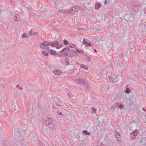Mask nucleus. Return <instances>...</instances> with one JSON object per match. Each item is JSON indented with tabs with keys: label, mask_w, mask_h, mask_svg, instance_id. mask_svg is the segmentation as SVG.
<instances>
[{
	"label": "nucleus",
	"mask_w": 146,
	"mask_h": 146,
	"mask_svg": "<svg viewBox=\"0 0 146 146\" xmlns=\"http://www.w3.org/2000/svg\"><path fill=\"white\" fill-rule=\"evenodd\" d=\"M77 7H78L77 6H75L71 9L68 10H66V11H65V13L67 14L68 13H73L76 12V9Z\"/></svg>",
	"instance_id": "nucleus-2"
},
{
	"label": "nucleus",
	"mask_w": 146,
	"mask_h": 146,
	"mask_svg": "<svg viewBox=\"0 0 146 146\" xmlns=\"http://www.w3.org/2000/svg\"><path fill=\"white\" fill-rule=\"evenodd\" d=\"M42 54L44 56H48V53H47L46 51H43L42 52Z\"/></svg>",
	"instance_id": "nucleus-13"
},
{
	"label": "nucleus",
	"mask_w": 146,
	"mask_h": 146,
	"mask_svg": "<svg viewBox=\"0 0 146 146\" xmlns=\"http://www.w3.org/2000/svg\"><path fill=\"white\" fill-rule=\"evenodd\" d=\"M22 37L23 38H29V36L26 33H24L22 35Z\"/></svg>",
	"instance_id": "nucleus-10"
},
{
	"label": "nucleus",
	"mask_w": 146,
	"mask_h": 146,
	"mask_svg": "<svg viewBox=\"0 0 146 146\" xmlns=\"http://www.w3.org/2000/svg\"><path fill=\"white\" fill-rule=\"evenodd\" d=\"M29 35L30 36H31L33 34L35 35H37L38 34L37 32L34 30L33 29H31L29 32Z\"/></svg>",
	"instance_id": "nucleus-3"
},
{
	"label": "nucleus",
	"mask_w": 146,
	"mask_h": 146,
	"mask_svg": "<svg viewBox=\"0 0 146 146\" xmlns=\"http://www.w3.org/2000/svg\"><path fill=\"white\" fill-rule=\"evenodd\" d=\"M119 107L121 108H122L123 107V106L122 104H121L119 105Z\"/></svg>",
	"instance_id": "nucleus-22"
},
{
	"label": "nucleus",
	"mask_w": 146,
	"mask_h": 146,
	"mask_svg": "<svg viewBox=\"0 0 146 146\" xmlns=\"http://www.w3.org/2000/svg\"><path fill=\"white\" fill-rule=\"evenodd\" d=\"M64 44L66 45H68V41L66 40H64L63 41Z\"/></svg>",
	"instance_id": "nucleus-15"
},
{
	"label": "nucleus",
	"mask_w": 146,
	"mask_h": 146,
	"mask_svg": "<svg viewBox=\"0 0 146 146\" xmlns=\"http://www.w3.org/2000/svg\"><path fill=\"white\" fill-rule=\"evenodd\" d=\"M18 15L17 14H16L15 16V17H14V19L15 20L17 21H18V20H17V16Z\"/></svg>",
	"instance_id": "nucleus-21"
},
{
	"label": "nucleus",
	"mask_w": 146,
	"mask_h": 146,
	"mask_svg": "<svg viewBox=\"0 0 146 146\" xmlns=\"http://www.w3.org/2000/svg\"><path fill=\"white\" fill-rule=\"evenodd\" d=\"M86 39H84L82 43L83 44H87L88 43V42H87V41L86 40Z\"/></svg>",
	"instance_id": "nucleus-19"
},
{
	"label": "nucleus",
	"mask_w": 146,
	"mask_h": 146,
	"mask_svg": "<svg viewBox=\"0 0 146 146\" xmlns=\"http://www.w3.org/2000/svg\"><path fill=\"white\" fill-rule=\"evenodd\" d=\"M125 92L127 93H129L130 92V89L129 88H127L125 91Z\"/></svg>",
	"instance_id": "nucleus-18"
},
{
	"label": "nucleus",
	"mask_w": 146,
	"mask_h": 146,
	"mask_svg": "<svg viewBox=\"0 0 146 146\" xmlns=\"http://www.w3.org/2000/svg\"><path fill=\"white\" fill-rule=\"evenodd\" d=\"M107 1H105L104 3V4L105 5L106 4H107Z\"/></svg>",
	"instance_id": "nucleus-26"
},
{
	"label": "nucleus",
	"mask_w": 146,
	"mask_h": 146,
	"mask_svg": "<svg viewBox=\"0 0 146 146\" xmlns=\"http://www.w3.org/2000/svg\"><path fill=\"white\" fill-rule=\"evenodd\" d=\"M51 46L52 47H54L55 46V44L54 43H52L51 44Z\"/></svg>",
	"instance_id": "nucleus-25"
},
{
	"label": "nucleus",
	"mask_w": 146,
	"mask_h": 146,
	"mask_svg": "<svg viewBox=\"0 0 146 146\" xmlns=\"http://www.w3.org/2000/svg\"><path fill=\"white\" fill-rule=\"evenodd\" d=\"M80 67L81 68H83L86 70H87L88 68V67L87 66L84 65H81Z\"/></svg>",
	"instance_id": "nucleus-11"
},
{
	"label": "nucleus",
	"mask_w": 146,
	"mask_h": 146,
	"mask_svg": "<svg viewBox=\"0 0 146 146\" xmlns=\"http://www.w3.org/2000/svg\"><path fill=\"white\" fill-rule=\"evenodd\" d=\"M54 122V120L52 118H49L46 121V125L50 130H53L55 128Z\"/></svg>",
	"instance_id": "nucleus-1"
},
{
	"label": "nucleus",
	"mask_w": 146,
	"mask_h": 146,
	"mask_svg": "<svg viewBox=\"0 0 146 146\" xmlns=\"http://www.w3.org/2000/svg\"><path fill=\"white\" fill-rule=\"evenodd\" d=\"M54 44L55 46L58 44V42L57 41H55L54 42Z\"/></svg>",
	"instance_id": "nucleus-23"
},
{
	"label": "nucleus",
	"mask_w": 146,
	"mask_h": 146,
	"mask_svg": "<svg viewBox=\"0 0 146 146\" xmlns=\"http://www.w3.org/2000/svg\"><path fill=\"white\" fill-rule=\"evenodd\" d=\"M60 115H62V113H61V112L60 113Z\"/></svg>",
	"instance_id": "nucleus-29"
},
{
	"label": "nucleus",
	"mask_w": 146,
	"mask_h": 146,
	"mask_svg": "<svg viewBox=\"0 0 146 146\" xmlns=\"http://www.w3.org/2000/svg\"><path fill=\"white\" fill-rule=\"evenodd\" d=\"M101 7V5L99 3H96L95 5V8L96 9H98Z\"/></svg>",
	"instance_id": "nucleus-9"
},
{
	"label": "nucleus",
	"mask_w": 146,
	"mask_h": 146,
	"mask_svg": "<svg viewBox=\"0 0 146 146\" xmlns=\"http://www.w3.org/2000/svg\"><path fill=\"white\" fill-rule=\"evenodd\" d=\"M53 72L56 75H59L62 73V72L61 70L56 69L53 70Z\"/></svg>",
	"instance_id": "nucleus-4"
},
{
	"label": "nucleus",
	"mask_w": 146,
	"mask_h": 146,
	"mask_svg": "<svg viewBox=\"0 0 146 146\" xmlns=\"http://www.w3.org/2000/svg\"><path fill=\"white\" fill-rule=\"evenodd\" d=\"M111 79V80H112L113 81V80H112V79Z\"/></svg>",
	"instance_id": "nucleus-31"
},
{
	"label": "nucleus",
	"mask_w": 146,
	"mask_h": 146,
	"mask_svg": "<svg viewBox=\"0 0 146 146\" xmlns=\"http://www.w3.org/2000/svg\"><path fill=\"white\" fill-rule=\"evenodd\" d=\"M75 81L76 83L81 84H83L84 83V81L83 80L80 78H78L75 79Z\"/></svg>",
	"instance_id": "nucleus-5"
},
{
	"label": "nucleus",
	"mask_w": 146,
	"mask_h": 146,
	"mask_svg": "<svg viewBox=\"0 0 146 146\" xmlns=\"http://www.w3.org/2000/svg\"><path fill=\"white\" fill-rule=\"evenodd\" d=\"M70 49L68 47H66L62 49L61 51H60V52L62 53L63 52H65L67 51H70Z\"/></svg>",
	"instance_id": "nucleus-8"
},
{
	"label": "nucleus",
	"mask_w": 146,
	"mask_h": 146,
	"mask_svg": "<svg viewBox=\"0 0 146 146\" xmlns=\"http://www.w3.org/2000/svg\"><path fill=\"white\" fill-rule=\"evenodd\" d=\"M50 45V43L49 42H48L44 41L41 44L40 46L42 47V48H44L42 46H48Z\"/></svg>",
	"instance_id": "nucleus-6"
},
{
	"label": "nucleus",
	"mask_w": 146,
	"mask_h": 146,
	"mask_svg": "<svg viewBox=\"0 0 146 146\" xmlns=\"http://www.w3.org/2000/svg\"><path fill=\"white\" fill-rule=\"evenodd\" d=\"M76 51L78 53H83V52L81 50H79L77 48H76Z\"/></svg>",
	"instance_id": "nucleus-20"
},
{
	"label": "nucleus",
	"mask_w": 146,
	"mask_h": 146,
	"mask_svg": "<svg viewBox=\"0 0 146 146\" xmlns=\"http://www.w3.org/2000/svg\"><path fill=\"white\" fill-rule=\"evenodd\" d=\"M83 133L86 134L87 135H90V133L88 132L86 130H84L83 131Z\"/></svg>",
	"instance_id": "nucleus-12"
},
{
	"label": "nucleus",
	"mask_w": 146,
	"mask_h": 146,
	"mask_svg": "<svg viewBox=\"0 0 146 146\" xmlns=\"http://www.w3.org/2000/svg\"><path fill=\"white\" fill-rule=\"evenodd\" d=\"M94 110V111H93V112H94V111H95L96 110Z\"/></svg>",
	"instance_id": "nucleus-28"
},
{
	"label": "nucleus",
	"mask_w": 146,
	"mask_h": 146,
	"mask_svg": "<svg viewBox=\"0 0 146 146\" xmlns=\"http://www.w3.org/2000/svg\"><path fill=\"white\" fill-rule=\"evenodd\" d=\"M49 52V53L51 55H56V52L54 50L52 49H50L48 50V49Z\"/></svg>",
	"instance_id": "nucleus-7"
},
{
	"label": "nucleus",
	"mask_w": 146,
	"mask_h": 146,
	"mask_svg": "<svg viewBox=\"0 0 146 146\" xmlns=\"http://www.w3.org/2000/svg\"><path fill=\"white\" fill-rule=\"evenodd\" d=\"M87 44V45H88L89 46H91V44L90 43H88Z\"/></svg>",
	"instance_id": "nucleus-24"
},
{
	"label": "nucleus",
	"mask_w": 146,
	"mask_h": 146,
	"mask_svg": "<svg viewBox=\"0 0 146 146\" xmlns=\"http://www.w3.org/2000/svg\"><path fill=\"white\" fill-rule=\"evenodd\" d=\"M55 47L57 49H59L62 47V46L60 44H58V45H56L55 46Z\"/></svg>",
	"instance_id": "nucleus-17"
},
{
	"label": "nucleus",
	"mask_w": 146,
	"mask_h": 146,
	"mask_svg": "<svg viewBox=\"0 0 146 146\" xmlns=\"http://www.w3.org/2000/svg\"><path fill=\"white\" fill-rule=\"evenodd\" d=\"M138 133V130H135V131L133 132V134L135 136H136Z\"/></svg>",
	"instance_id": "nucleus-16"
},
{
	"label": "nucleus",
	"mask_w": 146,
	"mask_h": 146,
	"mask_svg": "<svg viewBox=\"0 0 146 146\" xmlns=\"http://www.w3.org/2000/svg\"><path fill=\"white\" fill-rule=\"evenodd\" d=\"M76 46L75 44H70L69 45V47L71 48H73Z\"/></svg>",
	"instance_id": "nucleus-14"
},
{
	"label": "nucleus",
	"mask_w": 146,
	"mask_h": 146,
	"mask_svg": "<svg viewBox=\"0 0 146 146\" xmlns=\"http://www.w3.org/2000/svg\"><path fill=\"white\" fill-rule=\"evenodd\" d=\"M94 51H95V52H97V51L96 49H94Z\"/></svg>",
	"instance_id": "nucleus-27"
},
{
	"label": "nucleus",
	"mask_w": 146,
	"mask_h": 146,
	"mask_svg": "<svg viewBox=\"0 0 146 146\" xmlns=\"http://www.w3.org/2000/svg\"><path fill=\"white\" fill-rule=\"evenodd\" d=\"M143 110L144 111H145V110L143 109Z\"/></svg>",
	"instance_id": "nucleus-30"
}]
</instances>
